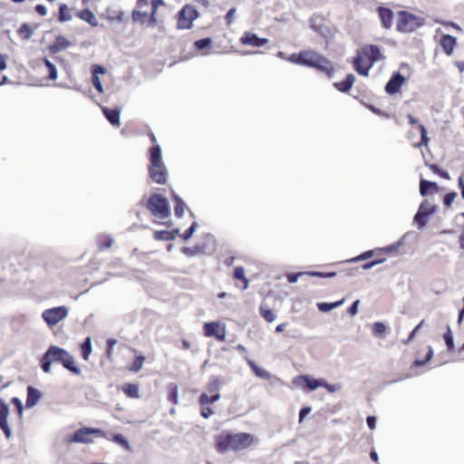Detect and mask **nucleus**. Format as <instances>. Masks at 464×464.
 <instances>
[{"label": "nucleus", "mask_w": 464, "mask_h": 464, "mask_svg": "<svg viewBox=\"0 0 464 464\" xmlns=\"http://www.w3.org/2000/svg\"><path fill=\"white\" fill-rule=\"evenodd\" d=\"M211 396L208 395L207 393L203 392L200 394L198 401L200 404H212L220 399V394L218 392L210 393Z\"/></svg>", "instance_id": "31"}, {"label": "nucleus", "mask_w": 464, "mask_h": 464, "mask_svg": "<svg viewBox=\"0 0 464 464\" xmlns=\"http://www.w3.org/2000/svg\"><path fill=\"white\" fill-rule=\"evenodd\" d=\"M259 313H260V315L268 323H272L276 320V314L269 308V306L265 303H262L260 304Z\"/></svg>", "instance_id": "28"}, {"label": "nucleus", "mask_w": 464, "mask_h": 464, "mask_svg": "<svg viewBox=\"0 0 464 464\" xmlns=\"http://www.w3.org/2000/svg\"><path fill=\"white\" fill-rule=\"evenodd\" d=\"M113 243V238L111 237H101L99 238L100 249L110 248Z\"/></svg>", "instance_id": "49"}, {"label": "nucleus", "mask_w": 464, "mask_h": 464, "mask_svg": "<svg viewBox=\"0 0 464 464\" xmlns=\"http://www.w3.org/2000/svg\"><path fill=\"white\" fill-rule=\"evenodd\" d=\"M205 334L207 336H214L218 340L223 341L225 339V331L220 330L219 324L215 322L206 323L204 324Z\"/></svg>", "instance_id": "16"}, {"label": "nucleus", "mask_w": 464, "mask_h": 464, "mask_svg": "<svg viewBox=\"0 0 464 464\" xmlns=\"http://www.w3.org/2000/svg\"><path fill=\"white\" fill-rule=\"evenodd\" d=\"M359 304H360V301L355 300L348 308V310H347L348 314H350L351 315H355L358 312Z\"/></svg>", "instance_id": "63"}, {"label": "nucleus", "mask_w": 464, "mask_h": 464, "mask_svg": "<svg viewBox=\"0 0 464 464\" xmlns=\"http://www.w3.org/2000/svg\"><path fill=\"white\" fill-rule=\"evenodd\" d=\"M433 356V350L431 348V346H429L428 347V353L426 354V358L424 360H420V359H416L414 362H413V365L418 367V366H422L424 365L427 362H429L430 360H431Z\"/></svg>", "instance_id": "44"}, {"label": "nucleus", "mask_w": 464, "mask_h": 464, "mask_svg": "<svg viewBox=\"0 0 464 464\" xmlns=\"http://www.w3.org/2000/svg\"><path fill=\"white\" fill-rule=\"evenodd\" d=\"M150 178L151 180L158 184H165L167 180V169L164 163L160 165L150 166L149 169Z\"/></svg>", "instance_id": "12"}, {"label": "nucleus", "mask_w": 464, "mask_h": 464, "mask_svg": "<svg viewBox=\"0 0 464 464\" xmlns=\"http://www.w3.org/2000/svg\"><path fill=\"white\" fill-rule=\"evenodd\" d=\"M387 327L383 323L376 322L372 326L373 334H382L386 331Z\"/></svg>", "instance_id": "53"}, {"label": "nucleus", "mask_w": 464, "mask_h": 464, "mask_svg": "<svg viewBox=\"0 0 464 464\" xmlns=\"http://www.w3.org/2000/svg\"><path fill=\"white\" fill-rule=\"evenodd\" d=\"M92 340L91 337H86L83 343H82V358L87 361L89 358V355L92 353Z\"/></svg>", "instance_id": "37"}, {"label": "nucleus", "mask_w": 464, "mask_h": 464, "mask_svg": "<svg viewBox=\"0 0 464 464\" xmlns=\"http://www.w3.org/2000/svg\"><path fill=\"white\" fill-rule=\"evenodd\" d=\"M255 374L264 380H269L271 378V374L260 367H258V369L255 372Z\"/></svg>", "instance_id": "57"}, {"label": "nucleus", "mask_w": 464, "mask_h": 464, "mask_svg": "<svg viewBox=\"0 0 464 464\" xmlns=\"http://www.w3.org/2000/svg\"><path fill=\"white\" fill-rule=\"evenodd\" d=\"M145 361V357L143 355H139L135 358L131 367L130 368V371L133 372H138L141 370L143 366V362Z\"/></svg>", "instance_id": "40"}, {"label": "nucleus", "mask_w": 464, "mask_h": 464, "mask_svg": "<svg viewBox=\"0 0 464 464\" xmlns=\"http://www.w3.org/2000/svg\"><path fill=\"white\" fill-rule=\"evenodd\" d=\"M151 5H152V13H151V15L150 18V22L154 24L156 22L155 13L160 5H164V2H163V0H152Z\"/></svg>", "instance_id": "51"}, {"label": "nucleus", "mask_w": 464, "mask_h": 464, "mask_svg": "<svg viewBox=\"0 0 464 464\" xmlns=\"http://www.w3.org/2000/svg\"><path fill=\"white\" fill-rule=\"evenodd\" d=\"M234 277L244 282L243 289L246 290L248 286V280L245 276V270L242 266H237L234 270Z\"/></svg>", "instance_id": "38"}, {"label": "nucleus", "mask_w": 464, "mask_h": 464, "mask_svg": "<svg viewBox=\"0 0 464 464\" xmlns=\"http://www.w3.org/2000/svg\"><path fill=\"white\" fill-rule=\"evenodd\" d=\"M8 415V406L0 400V428L4 431L6 438H10L11 436V429L7 421Z\"/></svg>", "instance_id": "14"}, {"label": "nucleus", "mask_w": 464, "mask_h": 464, "mask_svg": "<svg viewBox=\"0 0 464 464\" xmlns=\"http://www.w3.org/2000/svg\"><path fill=\"white\" fill-rule=\"evenodd\" d=\"M92 83L95 87V89L100 92V93H102L103 92V87H102V84L100 81V78L97 76V75H93L92 76Z\"/></svg>", "instance_id": "60"}, {"label": "nucleus", "mask_w": 464, "mask_h": 464, "mask_svg": "<svg viewBox=\"0 0 464 464\" xmlns=\"http://www.w3.org/2000/svg\"><path fill=\"white\" fill-rule=\"evenodd\" d=\"M354 82H355V76L353 73H349L343 81L334 82V86L339 92H347L353 87Z\"/></svg>", "instance_id": "22"}, {"label": "nucleus", "mask_w": 464, "mask_h": 464, "mask_svg": "<svg viewBox=\"0 0 464 464\" xmlns=\"http://www.w3.org/2000/svg\"><path fill=\"white\" fill-rule=\"evenodd\" d=\"M92 434L103 435V431L99 429L93 428H82L77 430L72 436L67 439L70 443H90L92 439L90 438Z\"/></svg>", "instance_id": "9"}, {"label": "nucleus", "mask_w": 464, "mask_h": 464, "mask_svg": "<svg viewBox=\"0 0 464 464\" xmlns=\"http://www.w3.org/2000/svg\"><path fill=\"white\" fill-rule=\"evenodd\" d=\"M357 53L362 54V57L370 63V66H372L375 62L383 59L380 48L373 44L362 47Z\"/></svg>", "instance_id": "10"}, {"label": "nucleus", "mask_w": 464, "mask_h": 464, "mask_svg": "<svg viewBox=\"0 0 464 464\" xmlns=\"http://www.w3.org/2000/svg\"><path fill=\"white\" fill-rule=\"evenodd\" d=\"M156 240L170 241L175 238L174 232L166 230H157L153 235Z\"/></svg>", "instance_id": "36"}, {"label": "nucleus", "mask_w": 464, "mask_h": 464, "mask_svg": "<svg viewBox=\"0 0 464 464\" xmlns=\"http://www.w3.org/2000/svg\"><path fill=\"white\" fill-rule=\"evenodd\" d=\"M439 191V186L436 182L420 179V194L426 197L430 193H436Z\"/></svg>", "instance_id": "20"}, {"label": "nucleus", "mask_w": 464, "mask_h": 464, "mask_svg": "<svg viewBox=\"0 0 464 464\" xmlns=\"http://www.w3.org/2000/svg\"><path fill=\"white\" fill-rule=\"evenodd\" d=\"M18 33L23 39H29V25L27 24H24L18 30Z\"/></svg>", "instance_id": "58"}, {"label": "nucleus", "mask_w": 464, "mask_h": 464, "mask_svg": "<svg viewBox=\"0 0 464 464\" xmlns=\"http://www.w3.org/2000/svg\"><path fill=\"white\" fill-rule=\"evenodd\" d=\"M72 18V16L70 14V10H69L67 5L61 4L60 7H59V21L62 23L68 22V21H71Z\"/></svg>", "instance_id": "35"}, {"label": "nucleus", "mask_w": 464, "mask_h": 464, "mask_svg": "<svg viewBox=\"0 0 464 464\" xmlns=\"http://www.w3.org/2000/svg\"><path fill=\"white\" fill-rule=\"evenodd\" d=\"M198 228V223L195 221L191 224V226L187 229V231L183 235H179L183 240L187 241L188 240L192 235L195 233V231Z\"/></svg>", "instance_id": "50"}, {"label": "nucleus", "mask_w": 464, "mask_h": 464, "mask_svg": "<svg viewBox=\"0 0 464 464\" xmlns=\"http://www.w3.org/2000/svg\"><path fill=\"white\" fill-rule=\"evenodd\" d=\"M150 166L160 165L164 163L161 159V149L160 145H155L150 150Z\"/></svg>", "instance_id": "24"}, {"label": "nucleus", "mask_w": 464, "mask_h": 464, "mask_svg": "<svg viewBox=\"0 0 464 464\" xmlns=\"http://www.w3.org/2000/svg\"><path fill=\"white\" fill-rule=\"evenodd\" d=\"M258 440L246 432L219 434L216 437L215 448L218 453L240 451L257 444Z\"/></svg>", "instance_id": "1"}, {"label": "nucleus", "mask_w": 464, "mask_h": 464, "mask_svg": "<svg viewBox=\"0 0 464 464\" xmlns=\"http://www.w3.org/2000/svg\"><path fill=\"white\" fill-rule=\"evenodd\" d=\"M312 411L311 407H303L299 411V422H302L304 419Z\"/></svg>", "instance_id": "62"}, {"label": "nucleus", "mask_w": 464, "mask_h": 464, "mask_svg": "<svg viewBox=\"0 0 464 464\" xmlns=\"http://www.w3.org/2000/svg\"><path fill=\"white\" fill-rule=\"evenodd\" d=\"M50 354L53 357V362H60L68 371L80 374L81 369L75 365L74 358L67 351L58 346L52 345L49 347Z\"/></svg>", "instance_id": "5"}, {"label": "nucleus", "mask_w": 464, "mask_h": 464, "mask_svg": "<svg viewBox=\"0 0 464 464\" xmlns=\"http://www.w3.org/2000/svg\"><path fill=\"white\" fill-rule=\"evenodd\" d=\"M41 398V392L31 387V407L34 406Z\"/></svg>", "instance_id": "52"}, {"label": "nucleus", "mask_w": 464, "mask_h": 464, "mask_svg": "<svg viewBox=\"0 0 464 464\" xmlns=\"http://www.w3.org/2000/svg\"><path fill=\"white\" fill-rule=\"evenodd\" d=\"M424 323V320L420 321V323L411 331V333L409 334V337L402 341L403 343L407 344L408 343H410L411 340L414 339L416 334L418 333V331L421 328L422 324Z\"/></svg>", "instance_id": "55"}, {"label": "nucleus", "mask_w": 464, "mask_h": 464, "mask_svg": "<svg viewBox=\"0 0 464 464\" xmlns=\"http://www.w3.org/2000/svg\"><path fill=\"white\" fill-rule=\"evenodd\" d=\"M323 388L326 389L329 392L334 393L341 390L342 386L339 383L336 384H331L327 382L325 380H322V386Z\"/></svg>", "instance_id": "46"}, {"label": "nucleus", "mask_w": 464, "mask_h": 464, "mask_svg": "<svg viewBox=\"0 0 464 464\" xmlns=\"http://www.w3.org/2000/svg\"><path fill=\"white\" fill-rule=\"evenodd\" d=\"M237 9L236 8H231L230 10H228V12L226 14V20H227V23L228 24H232L233 21H234V14L236 13Z\"/></svg>", "instance_id": "64"}, {"label": "nucleus", "mask_w": 464, "mask_h": 464, "mask_svg": "<svg viewBox=\"0 0 464 464\" xmlns=\"http://www.w3.org/2000/svg\"><path fill=\"white\" fill-rule=\"evenodd\" d=\"M77 16L82 20L87 22L92 26H98L99 23L94 14L89 10L84 9L77 13Z\"/></svg>", "instance_id": "23"}, {"label": "nucleus", "mask_w": 464, "mask_h": 464, "mask_svg": "<svg viewBox=\"0 0 464 464\" xmlns=\"http://www.w3.org/2000/svg\"><path fill=\"white\" fill-rule=\"evenodd\" d=\"M71 45V43L63 36H57L54 44L51 46L53 53L61 52Z\"/></svg>", "instance_id": "26"}, {"label": "nucleus", "mask_w": 464, "mask_h": 464, "mask_svg": "<svg viewBox=\"0 0 464 464\" xmlns=\"http://www.w3.org/2000/svg\"><path fill=\"white\" fill-rule=\"evenodd\" d=\"M405 82V78L401 72H395L385 85V92L389 94H395L400 92Z\"/></svg>", "instance_id": "13"}, {"label": "nucleus", "mask_w": 464, "mask_h": 464, "mask_svg": "<svg viewBox=\"0 0 464 464\" xmlns=\"http://www.w3.org/2000/svg\"><path fill=\"white\" fill-rule=\"evenodd\" d=\"M457 44L456 37L450 34H444L440 40V46L447 55H451Z\"/></svg>", "instance_id": "19"}, {"label": "nucleus", "mask_w": 464, "mask_h": 464, "mask_svg": "<svg viewBox=\"0 0 464 464\" xmlns=\"http://www.w3.org/2000/svg\"><path fill=\"white\" fill-rule=\"evenodd\" d=\"M304 275H305V273H302V272L289 274L287 276V281L289 283H296L298 281L299 277H301Z\"/></svg>", "instance_id": "61"}, {"label": "nucleus", "mask_w": 464, "mask_h": 464, "mask_svg": "<svg viewBox=\"0 0 464 464\" xmlns=\"http://www.w3.org/2000/svg\"><path fill=\"white\" fill-rule=\"evenodd\" d=\"M444 341L445 343L450 351L453 350L454 348V340L453 336L451 334L450 327V325L447 326V333L444 334Z\"/></svg>", "instance_id": "42"}, {"label": "nucleus", "mask_w": 464, "mask_h": 464, "mask_svg": "<svg viewBox=\"0 0 464 464\" xmlns=\"http://www.w3.org/2000/svg\"><path fill=\"white\" fill-rule=\"evenodd\" d=\"M49 354L50 350L48 349L41 359V368L44 372H50L51 365L53 362L52 355Z\"/></svg>", "instance_id": "34"}, {"label": "nucleus", "mask_w": 464, "mask_h": 464, "mask_svg": "<svg viewBox=\"0 0 464 464\" xmlns=\"http://www.w3.org/2000/svg\"><path fill=\"white\" fill-rule=\"evenodd\" d=\"M147 208L154 217L160 218H167L170 215L169 201L160 194L155 193L149 198Z\"/></svg>", "instance_id": "4"}, {"label": "nucleus", "mask_w": 464, "mask_h": 464, "mask_svg": "<svg viewBox=\"0 0 464 464\" xmlns=\"http://www.w3.org/2000/svg\"><path fill=\"white\" fill-rule=\"evenodd\" d=\"M214 413L215 411L210 407V404H200V414L203 418L208 419Z\"/></svg>", "instance_id": "43"}, {"label": "nucleus", "mask_w": 464, "mask_h": 464, "mask_svg": "<svg viewBox=\"0 0 464 464\" xmlns=\"http://www.w3.org/2000/svg\"><path fill=\"white\" fill-rule=\"evenodd\" d=\"M198 11L191 5H186L179 12L178 28L179 29H189L192 25V22L194 20H196L198 18Z\"/></svg>", "instance_id": "8"}, {"label": "nucleus", "mask_w": 464, "mask_h": 464, "mask_svg": "<svg viewBox=\"0 0 464 464\" xmlns=\"http://www.w3.org/2000/svg\"><path fill=\"white\" fill-rule=\"evenodd\" d=\"M242 44L251 46H263L268 42L266 38H260L256 34L246 33L241 39Z\"/></svg>", "instance_id": "18"}, {"label": "nucleus", "mask_w": 464, "mask_h": 464, "mask_svg": "<svg viewBox=\"0 0 464 464\" xmlns=\"http://www.w3.org/2000/svg\"><path fill=\"white\" fill-rule=\"evenodd\" d=\"M102 112L109 122L113 126H120L121 119H120V110L114 109L111 110L107 107L102 108Z\"/></svg>", "instance_id": "21"}, {"label": "nucleus", "mask_w": 464, "mask_h": 464, "mask_svg": "<svg viewBox=\"0 0 464 464\" xmlns=\"http://www.w3.org/2000/svg\"><path fill=\"white\" fill-rule=\"evenodd\" d=\"M173 201L175 202L174 213L178 218H181L184 214L185 208H187L186 203L180 197L173 193Z\"/></svg>", "instance_id": "27"}, {"label": "nucleus", "mask_w": 464, "mask_h": 464, "mask_svg": "<svg viewBox=\"0 0 464 464\" xmlns=\"http://www.w3.org/2000/svg\"><path fill=\"white\" fill-rule=\"evenodd\" d=\"M344 303V299H341L339 301L334 303H317V308L319 311L323 313H327L332 311L334 308L341 306Z\"/></svg>", "instance_id": "29"}, {"label": "nucleus", "mask_w": 464, "mask_h": 464, "mask_svg": "<svg viewBox=\"0 0 464 464\" xmlns=\"http://www.w3.org/2000/svg\"><path fill=\"white\" fill-rule=\"evenodd\" d=\"M378 14L382 27L390 29L392 25L393 12L390 8L380 6L378 7Z\"/></svg>", "instance_id": "17"}, {"label": "nucleus", "mask_w": 464, "mask_h": 464, "mask_svg": "<svg viewBox=\"0 0 464 464\" xmlns=\"http://www.w3.org/2000/svg\"><path fill=\"white\" fill-rule=\"evenodd\" d=\"M425 24V18L415 15L408 11L397 13L396 30L402 34H409L416 31Z\"/></svg>", "instance_id": "3"}, {"label": "nucleus", "mask_w": 464, "mask_h": 464, "mask_svg": "<svg viewBox=\"0 0 464 464\" xmlns=\"http://www.w3.org/2000/svg\"><path fill=\"white\" fill-rule=\"evenodd\" d=\"M221 386L222 381L218 376H211L207 385V391L209 393H214L218 392Z\"/></svg>", "instance_id": "30"}, {"label": "nucleus", "mask_w": 464, "mask_h": 464, "mask_svg": "<svg viewBox=\"0 0 464 464\" xmlns=\"http://www.w3.org/2000/svg\"><path fill=\"white\" fill-rule=\"evenodd\" d=\"M296 61L299 62V64L314 67L321 72H324L329 76H331V73L334 72L331 63L326 58L314 51L301 52L298 54Z\"/></svg>", "instance_id": "2"}, {"label": "nucleus", "mask_w": 464, "mask_h": 464, "mask_svg": "<svg viewBox=\"0 0 464 464\" xmlns=\"http://www.w3.org/2000/svg\"><path fill=\"white\" fill-rule=\"evenodd\" d=\"M212 44V41L210 38H203L200 40H198L194 43L195 47L198 50H204L206 48H208Z\"/></svg>", "instance_id": "45"}, {"label": "nucleus", "mask_w": 464, "mask_h": 464, "mask_svg": "<svg viewBox=\"0 0 464 464\" xmlns=\"http://www.w3.org/2000/svg\"><path fill=\"white\" fill-rule=\"evenodd\" d=\"M364 59L362 57V54H358L353 59V65L356 72L362 75V76H368L369 69L372 67L370 64L366 67L362 66Z\"/></svg>", "instance_id": "25"}, {"label": "nucleus", "mask_w": 464, "mask_h": 464, "mask_svg": "<svg viewBox=\"0 0 464 464\" xmlns=\"http://www.w3.org/2000/svg\"><path fill=\"white\" fill-rule=\"evenodd\" d=\"M310 27L321 35H324L328 30L324 25V18L320 14H313L309 19Z\"/></svg>", "instance_id": "15"}, {"label": "nucleus", "mask_w": 464, "mask_h": 464, "mask_svg": "<svg viewBox=\"0 0 464 464\" xmlns=\"http://www.w3.org/2000/svg\"><path fill=\"white\" fill-rule=\"evenodd\" d=\"M169 397V400L174 404L178 403V388L176 385H171Z\"/></svg>", "instance_id": "59"}, {"label": "nucleus", "mask_w": 464, "mask_h": 464, "mask_svg": "<svg viewBox=\"0 0 464 464\" xmlns=\"http://www.w3.org/2000/svg\"><path fill=\"white\" fill-rule=\"evenodd\" d=\"M147 15H148L147 12H140L138 10H133L132 14H131L132 22L133 23L139 22L143 24L145 23V19H146Z\"/></svg>", "instance_id": "41"}, {"label": "nucleus", "mask_w": 464, "mask_h": 464, "mask_svg": "<svg viewBox=\"0 0 464 464\" xmlns=\"http://www.w3.org/2000/svg\"><path fill=\"white\" fill-rule=\"evenodd\" d=\"M429 168L430 169H431L434 173L440 175L441 178L445 179H450V176L449 174L448 171L446 170H443L439 168L438 165L436 164H430L429 165Z\"/></svg>", "instance_id": "47"}, {"label": "nucleus", "mask_w": 464, "mask_h": 464, "mask_svg": "<svg viewBox=\"0 0 464 464\" xmlns=\"http://www.w3.org/2000/svg\"><path fill=\"white\" fill-rule=\"evenodd\" d=\"M123 392L130 398L139 397V387L133 383H126L122 386Z\"/></svg>", "instance_id": "32"}, {"label": "nucleus", "mask_w": 464, "mask_h": 464, "mask_svg": "<svg viewBox=\"0 0 464 464\" xmlns=\"http://www.w3.org/2000/svg\"><path fill=\"white\" fill-rule=\"evenodd\" d=\"M69 309L64 306H56L46 309L42 314V318L48 326H53L68 316Z\"/></svg>", "instance_id": "7"}, {"label": "nucleus", "mask_w": 464, "mask_h": 464, "mask_svg": "<svg viewBox=\"0 0 464 464\" xmlns=\"http://www.w3.org/2000/svg\"><path fill=\"white\" fill-rule=\"evenodd\" d=\"M437 211V207L428 200H424L416 212L413 222L417 224L419 230H422L428 224L430 218Z\"/></svg>", "instance_id": "6"}, {"label": "nucleus", "mask_w": 464, "mask_h": 464, "mask_svg": "<svg viewBox=\"0 0 464 464\" xmlns=\"http://www.w3.org/2000/svg\"><path fill=\"white\" fill-rule=\"evenodd\" d=\"M112 440L117 444L122 446L126 450L130 449V444L128 440L121 434H114L112 437Z\"/></svg>", "instance_id": "48"}, {"label": "nucleus", "mask_w": 464, "mask_h": 464, "mask_svg": "<svg viewBox=\"0 0 464 464\" xmlns=\"http://www.w3.org/2000/svg\"><path fill=\"white\" fill-rule=\"evenodd\" d=\"M373 255V252L372 250H368L362 254H361L360 256L354 257V258H352L350 260V262H359V261H362V260H366L370 257H372Z\"/></svg>", "instance_id": "54"}, {"label": "nucleus", "mask_w": 464, "mask_h": 464, "mask_svg": "<svg viewBox=\"0 0 464 464\" xmlns=\"http://www.w3.org/2000/svg\"><path fill=\"white\" fill-rule=\"evenodd\" d=\"M46 70H47V77L50 80H56L58 77V72L56 66L53 64L49 60L44 59L43 61Z\"/></svg>", "instance_id": "33"}, {"label": "nucleus", "mask_w": 464, "mask_h": 464, "mask_svg": "<svg viewBox=\"0 0 464 464\" xmlns=\"http://www.w3.org/2000/svg\"><path fill=\"white\" fill-rule=\"evenodd\" d=\"M456 197H457L456 192L447 193L444 196V199H443L444 205L447 207H450L452 204V202L454 201V199L456 198Z\"/></svg>", "instance_id": "56"}, {"label": "nucleus", "mask_w": 464, "mask_h": 464, "mask_svg": "<svg viewBox=\"0 0 464 464\" xmlns=\"http://www.w3.org/2000/svg\"><path fill=\"white\" fill-rule=\"evenodd\" d=\"M323 379H314L309 375H299L294 378L293 383L298 388H307L309 391H314L322 386Z\"/></svg>", "instance_id": "11"}, {"label": "nucleus", "mask_w": 464, "mask_h": 464, "mask_svg": "<svg viewBox=\"0 0 464 464\" xmlns=\"http://www.w3.org/2000/svg\"><path fill=\"white\" fill-rule=\"evenodd\" d=\"M419 130L420 132V141L416 145V147L420 148L421 146H426L428 144L430 139L427 135V130L423 124L419 125Z\"/></svg>", "instance_id": "39"}]
</instances>
